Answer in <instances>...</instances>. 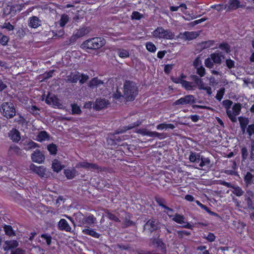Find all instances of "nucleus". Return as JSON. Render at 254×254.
<instances>
[{"label":"nucleus","instance_id":"obj_1","mask_svg":"<svg viewBox=\"0 0 254 254\" xmlns=\"http://www.w3.org/2000/svg\"><path fill=\"white\" fill-rule=\"evenodd\" d=\"M124 92L127 101H132L138 94V90L132 82L126 81L124 86Z\"/></svg>","mask_w":254,"mask_h":254},{"label":"nucleus","instance_id":"obj_2","mask_svg":"<svg viewBox=\"0 0 254 254\" xmlns=\"http://www.w3.org/2000/svg\"><path fill=\"white\" fill-rule=\"evenodd\" d=\"M152 36L157 39L172 40L175 34L169 29H164L163 27H157L152 33Z\"/></svg>","mask_w":254,"mask_h":254},{"label":"nucleus","instance_id":"obj_3","mask_svg":"<svg viewBox=\"0 0 254 254\" xmlns=\"http://www.w3.org/2000/svg\"><path fill=\"white\" fill-rule=\"evenodd\" d=\"M105 44L106 40L104 38L96 37L85 41L83 45L87 49L97 50L104 46Z\"/></svg>","mask_w":254,"mask_h":254},{"label":"nucleus","instance_id":"obj_4","mask_svg":"<svg viewBox=\"0 0 254 254\" xmlns=\"http://www.w3.org/2000/svg\"><path fill=\"white\" fill-rule=\"evenodd\" d=\"M1 113L7 119L13 118L16 114V110L13 103L11 102H4L1 106Z\"/></svg>","mask_w":254,"mask_h":254},{"label":"nucleus","instance_id":"obj_5","mask_svg":"<svg viewBox=\"0 0 254 254\" xmlns=\"http://www.w3.org/2000/svg\"><path fill=\"white\" fill-rule=\"evenodd\" d=\"M75 220L79 223V226L89 225L94 223L95 218L93 215L85 216L82 213L78 212L76 214Z\"/></svg>","mask_w":254,"mask_h":254},{"label":"nucleus","instance_id":"obj_6","mask_svg":"<svg viewBox=\"0 0 254 254\" xmlns=\"http://www.w3.org/2000/svg\"><path fill=\"white\" fill-rule=\"evenodd\" d=\"M163 226L158 220L151 218L149 219L145 223L144 229H146L150 234L154 231L159 230ZM165 226L164 225H163Z\"/></svg>","mask_w":254,"mask_h":254},{"label":"nucleus","instance_id":"obj_7","mask_svg":"<svg viewBox=\"0 0 254 254\" xmlns=\"http://www.w3.org/2000/svg\"><path fill=\"white\" fill-rule=\"evenodd\" d=\"M75 168L78 169L84 168L87 170L92 169L94 170H97L99 172L105 171L107 169L105 167H101L97 164L89 163L86 161L78 162L76 164Z\"/></svg>","mask_w":254,"mask_h":254},{"label":"nucleus","instance_id":"obj_8","mask_svg":"<svg viewBox=\"0 0 254 254\" xmlns=\"http://www.w3.org/2000/svg\"><path fill=\"white\" fill-rule=\"evenodd\" d=\"M173 217L172 220L176 223L180 224H184L182 227L187 229H192V225L189 222H185V217L184 215L179 213H175L174 215H169V217Z\"/></svg>","mask_w":254,"mask_h":254},{"label":"nucleus","instance_id":"obj_9","mask_svg":"<svg viewBox=\"0 0 254 254\" xmlns=\"http://www.w3.org/2000/svg\"><path fill=\"white\" fill-rule=\"evenodd\" d=\"M245 4H241L239 0H229L228 3L225 4L224 8L226 11L235 10L239 8H245Z\"/></svg>","mask_w":254,"mask_h":254},{"label":"nucleus","instance_id":"obj_10","mask_svg":"<svg viewBox=\"0 0 254 254\" xmlns=\"http://www.w3.org/2000/svg\"><path fill=\"white\" fill-rule=\"evenodd\" d=\"M195 103V99L192 95H186L183 97L177 100L175 102V105H183L187 104H192Z\"/></svg>","mask_w":254,"mask_h":254},{"label":"nucleus","instance_id":"obj_11","mask_svg":"<svg viewBox=\"0 0 254 254\" xmlns=\"http://www.w3.org/2000/svg\"><path fill=\"white\" fill-rule=\"evenodd\" d=\"M222 104L226 109L227 115L230 120L233 122H236V118L233 115L232 111L230 110V109L233 104V102L230 100L227 99L223 101Z\"/></svg>","mask_w":254,"mask_h":254},{"label":"nucleus","instance_id":"obj_12","mask_svg":"<svg viewBox=\"0 0 254 254\" xmlns=\"http://www.w3.org/2000/svg\"><path fill=\"white\" fill-rule=\"evenodd\" d=\"M31 159L34 162L41 164L45 160V156L40 150H36L32 154Z\"/></svg>","mask_w":254,"mask_h":254},{"label":"nucleus","instance_id":"obj_13","mask_svg":"<svg viewBox=\"0 0 254 254\" xmlns=\"http://www.w3.org/2000/svg\"><path fill=\"white\" fill-rule=\"evenodd\" d=\"M199 36V34L195 31H185L183 33H180L178 37L186 40L190 41L196 39Z\"/></svg>","mask_w":254,"mask_h":254},{"label":"nucleus","instance_id":"obj_14","mask_svg":"<svg viewBox=\"0 0 254 254\" xmlns=\"http://www.w3.org/2000/svg\"><path fill=\"white\" fill-rule=\"evenodd\" d=\"M110 104L108 100L105 99H97L93 106V108L96 111H100L107 107Z\"/></svg>","mask_w":254,"mask_h":254},{"label":"nucleus","instance_id":"obj_15","mask_svg":"<svg viewBox=\"0 0 254 254\" xmlns=\"http://www.w3.org/2000/svg\"><path fill=\"white\" fill-rule=\"evenodd\" d=\"M45 102L47 104H52L53 106L57 107L58 108H59L62 105L59 98L55 95L52 96H47Z\"/></svg>","mask_w":254,"mask_h":254},{"label":"nucleus","instance_id":"obj_16","mask_svg":"<svg viewBox=\"0 0 254 254\" xmlns=\"http://www.w3.org/2000/svg\"><path fill=\"white\" fill-rule=\"evenodd\" d=\"M58 228L61 231H64L67 232L71 231V228L67 221L64 219H61L58 223Z\"/></svg>","mask_w":254,"mask_h":254},{"label":"nucleus","instance_id":"obj_17","mask_svg":"<svg viewBox=\"0 0 254 254\" xmlns=\"http://www.w3.org/2000/svg\"><path fill=\"white\" fill-rule=\"evenodd\" d=\"M30 169L41 177H44L46 172V168L44 166H37L34 164H31Z\"/></svg>","mask_w":254,"mask_h":254},{"label":"nucleus","instance_id":"obj_18","mask_svg":"<svg viewBox=\"0 0 254 254\" xmlns=\"http://www.w3.org/2000/svg\"><path fill=\"white\" fill-rule=\"evenodd\" d=\"M9 137L13 142H18L21 139L19 131L16 128H12L8 133Z\"/></svg>","mask_w":254,"mask_h":254},{"label":"nucleus","instance_id":"obj_19","mask_svg":"<svg viewBox=\"0 0 254 254\" xmlns=\"http://www.w3.org/2000/svg\"><path fill=\"white\" fill-rule=\"evenodd\" d=\"M210 57L214 64H221L222 63V59L224 58V56L222 52H218L211 54Z\"/></svg>","mask_w":254,"mask_h":254},{"label":"nucleus","instance_id":"obj_20","mask_svg":"<svg viewBox=\"0 0 254 254\" xmlns=\"http://www.w3.org/2000/svg\"><path fill=\"white\" fill-rule=\"evenodd\" d=\"M18 246V243L16 240H7L4 242L3 249L5 251L17 248Z\"/></svg>","mask_w":254,"mask_h":254},{"label":"nucleus","instance_id":"obj_21","mask_svg":"<svg viewBox=\"0 0 254 254\" xmlns=\"http://www.w3.org/2000/svg\"><path fill=\"white\" fill-rule=\"evenodd\" d=\"M64 174L67 179L71 180L78 175V172L74 168H73L72 169H65L64 170Z\"/></svg>","mask_w":254,"mask_h":254},{"label":"nucleus","instance_id":"obj_22","mask_svg":"<svg viewBox=\"0 0 254 254\" xmlns=\"http://www.w3.org/2000/svg\"><path fill=\"white\" fill-rule=\"evenodd\" d=\"M40 21L38 17L36 16H33L29 17L28 25L32 28H37L40 25Z\"/></svg>","mask_w":254,"mask_h":254},{"label":"nucleus","instance_id":"obj_23","mask_svg":"<svg viewBox=\"0 0 254 254\" xmlns=\"http://www.w3.org/2000/svg\"><path fill=\"white\" fill-rule=\"evenodd\" d=\"M240 126L243 133H245L246 129L247 128V126L249 123V120L248 118L240 117L238 118Z\"/></svg>","mask_w":254,"mask_h":254},{"label":"nucleus","instance_id":"obj_24","mask_svg":"<svg viewBox=\"0 0 254 254\" xmlns=\"http://www.w3.org/2000/svg\"><path fill=\"white\" fill-rule=\"evenodd\" d=\"M244 181L246 186L248 187L254 184V175L250 172H247L244 176Z\"/></svg>","mask_w":254,"mask_h":254},{"label":"nucleus","instance_id":"obj_25","mask_svg":"<svg viewBox=\"0 0 254 254\" xmlns=\"http://www.w3.org/2000/svg\"><path fill=\"white\" fill-rule=\"evenodd\" d=\"M182 86L186 90L193 91L196 88V85L193 82L188 81L184 80Z\"/></svg>","mask_w":254,"mask_h":254},{"label":"nucleus","instance_id":"obj_26","mask_svg":"<svg viewBox=\"0 0 254 254\" xmlns=\"http://www.w3.org/2000/svg\"><path fill=\"white\" fill-rule=\"evenodd\" d=\"M82 233L87 235L90 236L95 238H99L101 235L96 232L94 229H90L89 227L88 228H85L82 230Z\"/></svg>","mask_w":254,"mask_h":254},{"label":"nucleus","instance_id":"obj_27","mask_svg":"<svg viewBox=\"0 0 254 254\" xmlns=\"http://www.w3.org/2000/svg\"><path fill=\"white\" fill-rule=\"evenodd\" d=\"M155 200L157 202V203L162 208L167 210L168 211L172 212L173 210L170 207L167 206L165 205L166 201L164 198L161 197H155Z\"/></svg>","mask_w":254,"mask_h":254},{"label":"nucleus","instance_id":"obj_28","mask_svg":"<svg viewBox=\"0 0 254 254\" xmlns=\"http://www.w3.org/2000/svg\"><path fill=\"white\" fill-rule=\"evenodd\" d=\"M80 77V75L79 72H71L69 75L67 76V79L71 83H76L79 80Z\"/></svg>","mask_w":254,"mask_h":254},{"label":"nucleus","instance_id":"obj_29","mask_svg":"<svg viewBox=\"0 0 254 254\" xmlns=\"http://www.w3.org/2000/svg\"><path fill=\"white\" fill-rule=\"evenodd\" d=\"M42 240L39 241V242L43 244L46 243L49 246L52 243V236L48 234H42L39 236Z\"/></svg>","mask_w":254,"mask_h":254},{"label":"nucleus","instance_id":"obj_30","mask_svg":"<svg viewBox=\"0 0 254 254\" xmlns=\"http://www.w3.org/2000/svg\"><path fill=\"white\" fill-rule=\"evenodd\" d=\"M103 80L98 79V77H94L89 82V86L91 88L97 87L103 84Z\"/></svg>","mask_w":254,"mask_h":254},{"label":"nucleus","instance_id":"obj_31","mask_svg":"<svg viewBox=\"0 0 254 254\" xmlns=\"http://www.w3.org/2000/svg\"><path fill=\"white\" fill-rule=\"evenodd\" d=\"M199 166L201 168L206 167L208 169L210 168L211 167L210 159L208 157L201 156V160L199 164Z\"/></svg>","mask_w":254,"mask_h":254},{"label":"nucleus","instance_id":"obj_32","mask_svg":"<svg viewBox=\"0 0 254 254\" xmlns=\"http://www.w3.org/2000/svg\"><path fill=\"white\" fill-rule=\"evenodd\" d=\"M64 167V165H62L60 161L57 159H55L52 163V168L54 172L58 173L60 172Z\"/></svg>","mask_w":254,"mask_h":254},{"label":"nucleus","instance_id":"obj_33","mask_svg":"<svg viewBox=\"0 0 254 254\" xmlns=\"http://www.w3.org/2000/svg\"><path fill=\"white\" fill-rule=\"evenodd\" d=\"M132 217V215L130 213H128L127 216H126L123 220V224L126 227L130 226H133L135 225V222L130 220V218Z\"/></svg>","mask_w":254,"mask_h":254},{"label":"nucleus","instance_id":"obj_34","mask_svg":"<svg viewBox=\"0 0 254 254\" xmlns=\"http://www.w3.org/2000/svg\"><path fill=\"white\" fill-rule=\"evenodd\" d=\"M37 137V141L41 142L46 139H49L50 136L46 131H41L38 133Z\"/></svg>","mask_w":254,"mask_h":254},{"label":"nucleus","instance_id":"obj_35","mask_svg":"<svg viewBox=\"0 0 254 254\" xmlns=\"http://www.w3.org/2000/svg\"><path fill=\"white\" fill-rule=\"evenodd\" d=\"M89 32V30L87 27H82L78 29L74 33L76 35V36L79 38H81Z\"/></svg>","mask_w":254,"mask_h":254},{"label":"nucleus","instance_id":"obj_36","mask_svg":"<svg viewBox=\"0 0 254 254\" xmlns=\"http://www.w3.org/2000/svg\"><path fill=\"white\" fill-rule=\"evenodd\" d=\"M118 55L121 58H127L129 57V53L128 51L124 49H118L117 50Z\"/></svg>","mask_w":254,"mask_h":254},{"label":"nucleus","instance_id":"obj_37","mask_svg":"<svg viewBox=\"0 0 254 254\" xmlns=\"http://www.w3.org/2000/svg\"><path fill=\"white\" fill-rule=\"evenodd\" d=\"M21 149L16 145H11L10 146L8 153L9 154L19 155L21 153Z\"/></svg>","mask_w":254,"mask_h":254},{"label":"nucleus","instance_id":"obj_38","mask_svg":"<svg viewBox=\"0 0 254 254\" xmlns=\"http://www.w3.org/2000/svg\"><path fill=\"white\" fill-rule=\"evenodd\" d=\"M3 229L5 234L9 236H15V233L11 226L9 225H5Z\"/></svg>","mask_w":254,"mask_h":254},{"label":"nucleus","instance_id":"obj_39","mask_svg":"<svg viewBox=\"0 0 254 254\" xmlns=\"http://www.w3.org/2000/svg\"><path fill=\"white\" fill-rule=\"evenodd\" d=\"M231 189H233L232 190L233 193L237 196H241L243 195L244 193L242 188L238 186H235L233 185V187H232Z\"/></svg>","mask_w":254,"mask_h":254},{"label":"nucleus","instance_id":"obj_40","mask_svg":"<svg viewBox=\"0 0 254 254\" xmlns=\"http://www.w3.org/2000/svg\"><path fill=\"white\" fill-rule=\"evenodd\" d=\"M241 108V104L239 103H235L233 105L232 108V114L235 117H236V116L239 115L240 114Z\"/></svg>","mask_w":254,"mask_h":254},{"label":"nucleus","instance_id":"obj_41","mask_svg":"<svg viewBox=\"0 0 254 254\" xmlns=\"http://www.w3.org/2000/svg\"><path fill=\"white\" fill-rule=\"evenodd\" d=\"M153 244L154 245L156 244L157 247H160L162 252L166 254V248L165 244L160 239H154L153 241Z\"/></svg>","mask_w":254,"mask_h":254},{"label":"nucleus","instance_id":"obj_42","mask_svg":"<svg viewBox=\"0 0 254 254\" xmlns=\"http://www.w3.org/2000/svg\"><path fill=\"white\" fill-rule=\"evenodd\" d=\"M71 114L72 115H80L82 111L79 106L77 104L73 103L71 104Z\"/></svg>","mask_w":254,"mask_h":254},{"label":"nucleus","instance_id":"obj_43","mask_svg":"<svg viewBox=\"0 0 254 254\" xmlns=\"http://www.w3.org/2000/svg\"><path fill=\"white\" fill-rule=\"evenodd\" d=\"M47 149L51 155H56L57 153V146L53 143L48 145Z\"/></svg>","mask_w":254,"mask_h":254},{"label":"nucleus","instance_id":"obj_44","mask_svg":"<svg viewBox=\"0 0 254 254\" xmlns=\"http://www.w3.org/2000/svg\"><path fill=\"white\" fill-rule=\"evenodd\" d=\"M145 47L147 50L151 53H155L157 50L156 47L152 42H146Z\"/></svg>","mask_w":254,"mask_h":254},{"label":"nucleus","instance_id":"obj_45","mask_svg":"<svg viewBox=\"0 0 254 254\" xmlns=\"http://www.w3.org/2000/svg\"><path fill=\"white\" fill-rule=\"evenodd\" d=\"M69 21V16L66 14H63L59 21L60 25L64 27Z\"/></svg>","mask_w":254,"mask_h":254},{"label":"nucleus","instance_id":"obj_46","mask_svg":"<svg viewBox=\"0 0 254 254\" xmlns=\"http://www.w3.org/2000/svg\"><path fill=\"white\" fill-rule=\"evenodd\" d=\"M78 38L76 35L73 33V35L68 39V40L65 41V45H72L75 43L77 39Z\"/></svg>","mask_w":254,"mask_h":254},{"label":"nucleus","instance_id":"obj_47","mask_svg":"<svg viewBox=\"0 0 254 254\" xmlns=\"http://www.w3.org/2000/svg\"><path fill=\"white\" fill-rule=\"evenodd\" d=\"M218 48L222 51H224L226 53L230 52V47L227 43H222L219 44Z\"/></svg>","mask_w":254,"mask_h":254},{"label":"nucleus","instance_id":"obj_48","mask_svg":"<svg viewBox=\"0 0 254 254\" xmlns=\"http://www.w3.org/2000/svg\"><path fill=\"white\" fill-rule=\"evenodd\" d=\"M225 90L224 87L221 88L217 91L215 98L218 101H221L225 94Z\"/></svg>","mask_w":254,"mask_h":254},{"label":"nucleus","instance_id":"obj_49","mask_svg":"<svg viewBox=\"0 0 254 254\" xmlns=\"http://www.w3.org/2000/svg\"><path fill=\"white\" fill-rule=\"evenodd\" d=\"M241 157L243 161H245L248 158L249 152L246 147H243L241 149Z\"/></svg>","mask_w":254,"mask_h":254},{"label":"nucleus","instance_id":"obj_50","mask_svg":"<svg viewBox=\"0 0 254 254\" xmlns=\"http://www.w3.org/2000/svg\"><path fill=\"white\" fill-rule=\"evenodd\" d=\"M214 44L213 40H208L201 42V47L203 49H207L212 47Z\"/></svg>","mask_w":254,"mask_h":254},{"label":"nucleus","instance_id":"obj_51","mask_svg":"<svg viewBox=\"0 0 254 254\" xmlns=\"http://www.w3.org/2000/svg\"><path fill=\"white\" fill-rule=\"evenodd\" d=\"M9 40L8 36L3 35L0 33V43L2 46H6Z\"/></svg>","mask_w":254,"mask_h":254},{"label":"nucleus","instance_id":"obj_52","mask_svg":"<svg viewBox=\"0 0 254 254\" xmlns=\"http://www.w3.org/2000/svg\"><path fill=\"white\" fill-rule=\"evenodd\" d=\"M137 132L143 135H147L150 137H152L153 135V131H148L145 128L139 129Z\"/></svg>","mask_w":254,"mask_h":254},{"label":"nucleus","instance_id":"obj_53","mask_svg":"<svg viewBox=\"0 0 254 254\" xmlns=\"http://www.w3.org/2000/svg\"><path fill=\"white\" fill-rule=\"evenodd\" d=\"M142 17V14L140 12L134 11L132 12L131 18L132 20H140Z\"/></svg>","mask_w":254,"mask_h":254},{"label":"nucleus","instance_id":"obj_54","mask_svg":"<svg viewBox=\"0 0 254 254\" xmlns=\"http://www.w3.org/2000/svg\"><path fill=\"white\" fill-rule=\"evenodd\" d=\"M205 65L210 69L213 68L214 63L213 62L211 59L210 58H206L204 61Z\"/></svg>","mask_w":254,"mask_h":254},{"label":"nucleus","instance_id":"obj_55","mask_svg":"<svg viewBox=\"0 0 254 254\" xmlns=\"http://www.w3.org/2000/svg\"><path fill=\"white\" fill-rule=\"evenodd\" d=\"M196 73L199 75L200 77H203L206 73L205 69L202 65L196 68Z\"/></svg>","mask_w":254,"mask_h":254},{"label":"nucleus","instance_id":"obj_56","mask_svg":"<svg viewBox=\"0 0 254 254\" xmlns=\"http://www.w3.org/2000/svg\"><path fill=\"white\" fill-rule=\"evenodd\" d=\"M203 238L207 240L209 242H214L216 239L215 235L211 232H209L207 236H204Z\"/></svg>","mask_w":254,"mask_h":254},{"label":"nucleus","instance_id":"obj_57","mask_svg":"<svg viewBox=\"0 0 254 254\" xmlns=\"http://www.w3.org/2000/svg\"><path fill=\"white\" fill-rule=\"evenodd\" d=\"M247 132L250 136L254 134V124L248 125Z\"/></svg>","mask_w":254,"mask_h":254},{"label":"nucleus","instance_id":"obj_58","mask_svg":"<svg viewBox=\"0 0 254 254\" xmlns=\"http://www.w3.org/2000/svg\"><path fill=\"white\" fill-rule=\"evenodd\" d=\"M39 110V109L35 105H32L30 108H29V112L33 115H39V114L38 112Z\"/></svg>","mask_w":254,"mask_h":254},{"label":"nucleus","instance_id":"obj_59","mask_svg":"<svg viewBox=\"0 0 254 254\" xmlns=\"http://www.w3.org/2000/svg\"><path fill=\"white\" fill-rule=\"evenodd\" d=\"M226 64L228 68L231 69L235 67V62L231 59H227L226 60Z\"/></svg>","mask_w":254,"mask_h":254},{"label":"nucleus","instance_id":"obj_60","mask_svg":"<svg viewBox=\"0 0 254 254\" xmlns=\"http://www.w3.org/2000/svg\"><path fill=\"white\" fill-rule=\"evenodd\" d=\"M191 79L194 81V83L196 85L199 82H202V79L196 75L191 74L190 76Z\"/></svg>","mask_w":254,"mask_h":254},{"label":"nucleus","instance_id":"obj_61","mask_svg":"<svg viewBox=\"0 0 254 254\" xmlns=\"http://www.w3.org/2000/svg\"><path fill=\"white\" fill-rule=\"evenodd\" d=\"M2 28L6 29L8 31H11L14 29V26L13 25H12V24H11L10 22H5L3 24Z\"/></svg>","mask_w":254,"mask_h":254},{"label":"nucleus","instance_id":"obj_62","mask_svg":"<svg viewBox=\"0 0 254 254\" xmlns=\"http://www.w3.org/2000/svg\"><path fill=\"white\" fill-rule=\"evenodd\" d=\"M199 154L200 153H196L195 152H191L189 156V160L190 162L192 163L195 162V160Z\"/></svg>","mask_w":254,"mask_h":254},{"label":"nucleus","instance_id":"obj_63","mask_svg":"<svg viewBox=\"0 0 254 254\" xmlns=\"http://www.w3.org/2000/svg\"><path fill=\"white\" fill-rule=\"evenodd\" d=\"M25 30L22 28H19L16 32V35L18 37L22 38L25 35Z\"/></svg>","mask_w":254,"mask_h":254},{"label":"nucleus","instance_id":"obj_64","mask_svg":"<svg viewBox=\"0 0 254 254\" xmlns=\"http://www.w3.org/2000/svg\"><path fill=\"white\" fill-rule=\"evenodd\" d=\"M88 78H89V76H88V75L82 73L80 75V79L79 80V82L81 84H83L85 82H86V81L88 79Z\"/></svg>","mask_w":254,"mask_h":254}]
</instances>
